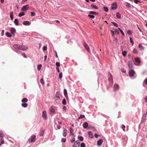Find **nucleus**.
Masks as SVG:
<instances>
[{"instance_id":"f257e3e1","label":"nucleus","mask_w":147,"mask_h":147,"mask_svg":"<svg viewBox=\"0 0 147 147\" xmlns=\"http://www.w3.org/2000/svg\"><path fill=\"white\" fill-rule=\"evenodd\" d=\"M108 80L109 82V85L110 86H111L113 85V77L111 74L110 72L108 73Z\"/></svg>"},{"instance_id":"f03ea898","label":"nucleus","mask_w":147,"mask_h":147,"mask_svg":"<svg viewBox=\"0 0 147 147\" xmlns=\"http://www.w3.org/2000/svg\"><path fill=\"white\" fill-rule=\"evenodd\" d=\"M36 136L35 135H33L31 136L30 138H29L28 140V142L30 143L31 142L33 143L35 142L36 140Z\"/></svg>"},{"instance_id":"7ed1b4c3","label":"nucleus","mask_w":147,"mask_h":147,"mask_svg":"<svg viewBox=\"0 0 147 147\" xmlns=\"http://www.w3.org/2000/svg\"><path fill=\"white\" fill-rule=\"evenodd\" d=\"M13 47L14 48V50L15 51H17L18 50H20V45L17 44H14L13 45Z\"/></svg>"},{"instance_id":"20e7f679","label":"nucleus","mask_w":147,"mask_h":147,"mask_svg":"<svg viewBox=\"0 0 147 147\" xmlns=\"http://www.w3.org/2000/svg\"><path fill=\"white\" fill-rule=\"evenodd\" d=\"M128 74L130 78H133L132 77L134 76L135 72L133 69H131L129 70Z\"/></svg>"},{"instance_id":"39448f33","label":"nucleus","mask_w":147,"mask_h":147,"mask_svg":"<svg viewBox=\"0 0 147 147\" xmlns=\"http://www.w3.org/2000/svg\"><path fill=\"white\" fill-rule=\"evenodd\" d=\"M80 142L78 140H77L75 142L73 145V147H80Z\"/></svg>"},{"instance_id":"423d86ee","label":"nucleus","mask_w":147,"mask_h":147,"mask_svg":"<svg viewBox=\"0 0 147 147\" xmlns=\"http://www.w3.org/2000/svg\"><path fill=\"white\" fill-rule=\"evenodd\" d=\"M135 62L138 63L137 64H136L135 63L134 64L136 65H138L140 64L141 62L140 58L139 57H137L135 58Z\"/></svg>"},{"instance_id":"0eeeda50","label":"nucleus","mask_w":147,"mask_h":147,"mask_svg":"<svg viewBox=\"0 0 147 147\" xmlns=\"http://www.w3.org/2000/svg\"><path fill=\"white\" fill-rule=\"evenodd\" d=\"M42 116L43 118L45 120H46L47 119V112L45 111H44L42 112Z\"/></svg>"},{"instance_id":"6e6552de","label":"nucleus","mask_w":147,"mask_h":147,"mask_svg":"<svg viewBox=\"0 0 147 147\" xmlns=\"http://www.w3.org/2000/svg\"><path fill=\"white\" fill-rule=\"evenodd\" d=\"M16 29L13 27H11L10 31L12 35L14 36H15V34L16 32Z\"/></svg>"},{"instance_id":"1a4fd4ad","label":"nucleus","mask_w":147,"mask_h":147,"mask_svg":"<svg viewBox=\"0 0 147 147\" xmlns=\"http://www.w3.org/2000/svg\"><path fill=\"white\" fill-rule=\"evenodd\" d=\"M83 44L86 50L88 52H89L90 51V49L88 45L84 41L83 42Z\"/></svg>"},{"instance_id":"9d476101","label":"nucleus","mask_w":147,"mask_h":147,"mask_svg":"<svg viewBox=\"0 0 147 147\" xmlns=\"http://www.w3.org/2000/svg\"><path fill=\"white\" fill-rule=\"evenodd\" d=\"M119 85L117 84H115L114 86V91L115 92L118 91L119 90Z\"/></svg>"},{"instance_id":"9b49d317","label":"nucleus","mask_w":147,"mask_h":147,"mask_svg":"<svg viewBox=\"0 0 147 147\" xmlns=\"http://www.w3.org/2000/svg\"><path fill=\"white\" fill-rule=\"evenodd\" d=\"M57 109V107L52 106L51 107L50 111L51 113H54L56 111Z\"/></svg>"},{"instance_id":"f8f14e48","label":"nucleus","mask_w":147,"mask_h":147,"mask_svg":"<svg viewBox=\"0 0 147 147\" xmlns=\"http://www.w3.org/2000/svg\"><path fill=\"white\" fill-rule=\"evenodd\" d=\"M90 7L91 8V9L92 10L98 9V7L96 5L92 3L90 5Z\"/></svg>"},{"instance_id":"ddd939ff","label":"nucleus","mask_w":147,"mask_h":147,"mask_svg":"<svg viewBox=\"0 0 147 147\" xmlns=\"http://www.w3.org/2000/svg\"><path fill=\"white\" fill-rule=\"evenodd\" d=\"M112 5H114L115 7L111 6V8L112 10H114L116 9L117 7V3L115 2L113 3Z\"/></svg>"},{"instance_id":"4468645a","label":"nucleus","mask_w":147,"mask_h":147,"mask_svg":"<svg viewBox=\"0 0 147 147\" xmlns=\"http://www.w3.org/2000/svg\"><path fill=\"white\" fill-rule=\"evenodd\" d=\"M63 93L66 98L67 100H68V97L67 94V90L66 89H64L63 91Z\"/></svg>"},{"instance_id":"2eb2a0df","label":"nucleus","mask_w":147,"mask_h":147,"mask_svg":"<svg viewBox=\"0 0 147 147\" xmlns=\"http://www.w3.org/2000/svg\"><path fill=\"white\" fill-rule=\"evenodd\" d=\"M20 50L22 51H25L28 49L27 47L23 45H20Z\"/></svg>"},{"instance_id":"dca6fc26","label":"nucleus","mask_w":147,"mask_h":147,"mask_svg":"<svg viewBox=\"0 0 147 147\" xmlns=\"http://www.w3.org/2000/svg\"><path fill=\"white\" fill-rule=\"evenodd\" d=\"M128 66L130 69H133V66L132 65V61H130L128 62Z\"/></svg>"},{"instance_id":"f3484780","label":"nucleus","mask_w":147,"mask_h":147,"mask_svg":"<svg viewBox=\"0 0 147 147\" xmlns=\"http://www.w3.org/2000/svg\"><path fill=\"white\" fill-rule=\"evenodd\" d=\"M30 22L28 21H24L23 22V24L25 26H29L30 24Z\"/></svg>"},{"instance_id":"a211bd4d","label":"nucleus","mask_w":147,"mask_h":147,"mask_svg":"<svg viewBox=\"0 0 147 147\" xmlns=\"http://www.w3.org/2000/svg\"><path fill=\"white\" fill-rule=\"evenodd\" d=\"M103 142V140L102 139H99L97 142V145L99 146L101 145Z\"/></svg>"},{"instance_id":"6ab92c4d","label":"nucleus","mask_w":147,"mask_h":147,"mask_svg":"<svg viewBox=\"0 0 147 147\" xmlns=\"http://www.w3.org/2000/svg\"><path fill=\"white\" fill-rule=\"evenodd\" d=\"M88 134L89 136V137L90 138H93L94 136L91 131H88Z\"/></svg>"},{"instance_id":"aec40b11","label":"nucleus","mask_w":147,"mask_h":147,"mask_svg":"<svg viewBox=\"0 0 147 147\" xmlns=\"http://www.w3.org/2000/svg\"><path fill=\"white\" fill-rule=\"evenodd\" d=\"M71 139L70 140V142L71 143L74 142L75 141V136L74 134H72V135Z\"/></svg>"},{"instance_id":"412c9836","label":"nucleus","mask_w":147,"mask_h":147,"mask_svg":"<svg viewBox=\"0 0 147 147\" xmlns=\"http://www.w3.org/2000/svg\"><path fill=\"white\" fill-rule=\"evenodd\" d=\"M89 14H92V15H95L96 16H98V13L92 11H89Z\"/></svg>"},{"instance_id":"4be33fe9","label":"nucleus","mask_w":147,"mask_h":147,"mask_svg":"<svg viewBox=\"0 0 147 147\" xmlns=\"http://www.w3.org/2000/svg\"><path fill=\"white\" fill-rule=\"evenodd\" d=\"M88 125V123L87 122H84L83 124V127L85 129L87 128Z\"/></svg>"},{"instance_id":"5701e85b","label":"nucleus","mask_w":147,"mask_h":147,"mask_svg":"<svg viewBox=\"0 0 147 147\" xmlns=\"http://www.w3.org/2000/svg\"><path fill=\"white\" fill-rule=\"evenodd\" d=\"M146 116L144 114L143 115V116L142 118V119L141 120V123H142L144 122L146 118Z\"/></svg>"},{"instance_id":"b1692460","label":"nucleus","mask_w":147,"mask_h":147,"mask_svg":"<svg viewBox=\"0 0 147 147\" xmlns=\"http://www.w3.org/2000/svg\"><path fill=\"white\" fill-rule=\"evenodd\" d=\"M27 6V5H25L23 6L22 8V10L23 11H26L28 9Z\"/></svg>"},{"instance_id":"393cba45","label":"nucleus","mask_w":147,"mask_h":147,"mask_svg":"<svg viewBox=\"0 0 147 147\" xmlns=\"http://www.w3.org/2000/svg\"><path fill=\"white\" fill-rule=\"evenodd\" d=\"M44 130L42 128H41L40 129V136H44Z\"/></svg>"},{"instance_id":"a878e982","label":"nucleus","mask_w":147,"mask_h":147,"mask_svg":"<svg viewBox=\"0 0 147 147\" xmlns=\"http://www.w3.org/2000/svg\"><path fill=\"white\" fill-rule=\"evenodd\" d=\"M63 136L65 137L66 136V134L67 132V130L65 129H64L63 131Z\"/></svg>"},{"instance_id":"bb28decb","label":"nucleus","mask_w":147,"mask_h":147,"mask_svg":"<svg viewBox=\"0 0 147 147\" xmlns=\"http://www.w3.org/2000/svg\"><path fill=\"white\" fill-rule=\"evenodd\" d=\"M22 106L24 108H26L28 106V104L26 103H23L21 104Z\"/></svg>"},{"instance_id":"cd10ccee","label":"nucleus","mask_w":147,"mask_h":147,"mask_svg":"<svg viewBox=\"0 0 147 147\" xmlns=\"http://www.w3.org/2000/svg\"><path fill=\"white\" fill-rule=\"evenodd\" d=\"M138 48L140 49V50L142 51L144 50V48L142 46V45L141 44H139L138 45Z\"/></svg>"},{"instance_id":"c85d7f7f","label":"nucleus","mask_w":147,"mask_h":147,"mask_svg":"<svg viewBox=\"0 0 147 147\" xmlns=\"http://www.w3.org/2000/svg\"><path fill=\"white\" fill-rule=\"evenodd\" d=\"M116 16L117 18L120 19L121 18V15L119 12H117L116 14Z\"/></svg>"},{"instance_id":"c756f323","label":"nucleus","mask_w":147,"mask_h":147,"mask_svg":"<svg viewBox=\"0 0 147 147\" xmlns=\"http://www.w3.org/2000/svg\"><path fill=\"white\" fill-rule=\"evenodd\" d=\"M14 24L17 26L19 25V22L18 20V19H15L14 21Z\"/></svg>"},{"instance_id":"7c9ffc66","label":"nucleus","mask_w":147,"mask_h":147,"mask_svg":"<svg viewBox=\"0 0 147 147\" xmlns=\"http://www.w3.org/2000/svg\"><path fill=\"white\" fill-rule=\"evenodd\" d=\"M28 101V100L26 98H24L22 100V102L23 103H26Z\"/></svg>"},{"instance_id":"2f4dec72","label":"nucleus","mask_w":147,"mask_h":147,"mask_svg":"<svg viewBox=\"0 0 147 147\" xmlns=\"http://www.w3.org/2000/svg\"><path fill=\"white\" fill-rule=\"evenodd\" d=\"M5 34L7 36L8 38H11V34L8 32H6Z\"/></svg>"},{"instance_id":"473e14b6","label":"nucleus","mask_w":147,"mask_h":147,"mask_svg":"<svg viewBox=\"0 0 147 147\" xmlns=\"http://www.w3.org/2000/svg\"><path fill=\"white\" fill-rule=\"evenodd\" d=\"M10 19L11 20H12L13 18V12H11L10 13Z\"/></svg>"},{"instance_id":"72a5a7b5","label":"nucleus","mask_w":147,"mask_h":147,"mask_svg":"<svg viewBox=\"0 0 147 147\" xmlns=\"http://www.w3.org/2000/svg\"><path fill=\"white\" fill-rule=\"evenodd\" d=\"M4 136V134L3 132L1 130H0V137L3 138Z\"/></svg>"},{"instance_id":"f704fd0d","label":"nucleus","mask_w":147,"mask_h":147,"mask_svg":"<svg viewBox=\"0 0 147 147\" xmlns=\"http://www.w3.org/2000/svg\"><path fill=\"white\" fill-rule=\"evenodd\" d=\"M78 138L82 142L84 138L83 137L81 136H79L78 137Z\"/></svg>"},{"instance_id":"c9c22d12","label":"nucleus","mask_w":147,"mask_h":147,"mask_svg":"<svg viewBox=\"0 0 147 147\" xmlns=\"http://www.w3.org/2000/svg\"><path fill=\"white\" fill-rule=\"evenodd\" d=\"M25 15V13L23 12H22L19 14L18 16L19 17H21L22 16H24Z\"/></svg>"},{"instance_id":"e433bc0d","label":"nucleus","mask_w":147,"mask_h":147,"mask_svg":"<svg viewBox=\"0 0 147 147\" xmlns=\"http://www.w3.org/2000/svg\"><path fill=\"white\" fill-rule=\"evenodd\" d=\"M42 67V65L41 64H38L37 66V69L38 71H39Z\"/></svg>"},{"instance_id":"4c0bfd02","label":"nucleus","mask_w":147,"mask_h":147,"mask_svg":"<svg viewBox=\"0 0 147 147\" xmlns=\"http://www.w3.org/2000/svg\"><path fill=\"white\" fill-rule=\"evenodd\" d=\"M111 23L113 24V25L115 27H118V24L115 22H111Z\"/></svg>"},{"instance_id":"58836bf2","label":"nucleus","mask_w":147,"mask_h":147,"mask_svg":"<svg viewBox=\"0 0 147 147\" xmlns=\"http://www.w3.org/2000/svg\"><path fill=\"white\" fill-rule=\"evenodd\" d=\"M127 33L129 35L131 36L132 35V31L130 30H128L127 31Z\"/></svg>"},{"instance_id":"ea45409f","label":"nucleus","mask_w":147,"mask_h":147,"mask_svg":"<svg viewBox=\"0 0 147 147\" xmlns=\"http://www.w3.org/2000/svg\"><path fill=\"white\" fill-rule=\"evenodd\" d=\"M62 104L63 105H65L66 104V101L65 98H64L62 101Z\"/></svg>"},{"instance_id":"a19ab883","label":"nucleus","mask_w":147,"mask_h":147,"mask_svg":"<svg viewBox=\"0 0 147 147\" xmlns=\"http://www.w3.org/2000/svg\"><path fill=\"white\" fill-rule=\"evenodd\" d=\"M103 9L105 12H108L109 11V9L107 7H104Z\"/></svg>"},{"instance_id":"79ce46f5","label":"nucleus","mask_w":147,"mask_h":147,"mask_svg":"<svg viewBox=\"0 0 147 147\" xmlns=\"http://www.w3.org/2000/svg\"><path fill=\"white\" fill-rule=\"evenodd\" d=\"M129 38L130 42L131 43L132 45L133 46L134 45V42L132 40V38L131 37H129Z\"/></svg>"},{"instance_id":"37998d69","label":"nucleus","mask_w":147,"mask_h":147,"mask_svg":"<svg viewBox=\"0 0 147 147\" xmlns=\"http://www.w3.org/2000/svg\"><path fill=\"white\" fill-rule=\"evenodd\" d=\"M127 54V52L126 51H123L122 52V55L124 57H125Z\"/></svg>"},{"instance_id":"c03bdc74","label":"nucleus","mask_w":147,"mask_h":147,"mask_svg":"<svg viewBox=\"0 0 147 147\" xmlns=\"http://www.w3.org/2000/svg\"><path fill=\"white\" fill-rule=\"evenodd\" d=\"M85 117V115H80V116L78 118V119H81Z\"/></svg>"},{"instance_id":"a18cd8bd","label":"nucleus","mask_w":147,"mask_h":147,"mask_svg":"<svg viewBox=\"0 0 147 147\" xmlns=\"http://www.w3.org/2000/svg\"><path fill=\"white\" fill-rule=\"evenodd\" d=\"M126 6L128 8H129L131 7V4L127 2L126 3Z\"/></svg>"},{"instance_id":"49530a36","label":"nucleus","mask_w":147,"mask_h":147,"mask_svg":"<svg viewBox=\"0 0 147 147\" xmlns=\"http://www.w3.org/2000/svg\"><path fill=\"white\" fill-rule=\"evenodd\" d=\"M134 3L136 4H139L141 3V2L138 0H134Z\"/></svg>"},{"instance_id":"de8ad7c7","label":"nucleus","mask_w":147,"mask_h":147,"mask_svg":"<svg viewBox=\"0 0 147 147\" xmlns=\"http://www.w3.org/2000/svg\"><path fill=\"white\" fill-rule=\"evenodd\" d=\"M88 16L90 18L92 19H94L95 18V16L93 15H91V14H88Z\"/></svg>"},{"instance_id":"09e8293b","label":"nucleus","mask_w":147,"mask_h":147,"mask_svg":"<svg viewBox=\"0 0 147 147\" xmlns=\"http://www.w3.org/2000/svg\"><path fill=\"white\" fill-rule=\"evenodd\" d=\"M145 83L146 85H147V78H146L144 81L143 82V86L144 87H145V86L144 85V83Z\"/></svg>"},{"instance_id":"8fccbe9b","label":"nucleus","mask_w":147,"mask_h":147,"mask_svg":"<svg viewBox=\"0 0 147 147\" xmlns=\"http://www.w3.org/2000/svg\"><path fill=\"white\" fill-rule=\"evenodd\" d=\"M47 47L46 46H44L43 47L42 50L43 51H45L47 50Z\"/></svg>"},{"instance_id":"3c124183","label":"nucleus","mask_w":147,"mask_h":147,"mask_svg":"<svg viewBox=\"0 0 147 147\" xmlns=\"http://www.w3.org/2000/svg\"><path fill=\"white\" fill-rule=\"evenodd\" d=\"M40 82L43 85H44L45 84L44 79L43 78H42L40 79Z\"/></svg>"},{"instance_id":"603ef678","label":"nucleus","mask_w":147,"mask_h":147,"mask_svg":"<svg viewBox=\"0 0 147 147\" xmlns=\"http://www.w3.org/2000/svg\"><path fill=\"white\" fill-rule=\"evenodd\" d=\"M138 51L135 49H134L133 51V53L135 54H137L138 53Z\"/></svg>"},{"instance_id":"864d4df0","label":"nucleus","mask_w":147,"mask_h":147,"mask_svg":"<svg viewBox=\"0 0 147 147\" xmlns=\"http://www.w3.org/2000/svg\"><path fill=\"white\" fill-rule=\"evenodd\" d=\"M69 131H70V135H72V134H73V133H72V132H73V129H72L71 127H69Z\"/></svg>"},{"instance_id":"5fc2aeb1","label":"nucleus","mask_w":147,"mask_h":147,"mask_svg":"<svg viewBox=\"0 0 147 147\" xmlns=\"http://www.w3.org/2000/svg\"><path fill=\"white\" fill-rule=\"evenodd\" d=\"M55 65L57 67H59L60 65V63L58 62H57L56 63Z\"/></svg>"},{"instance_id":"6e6d98bb","label":"nucleus","mask_w":147,"mask_h":147,"mask_svg":"<svg viewBox=\"0 0 147 147\" xmlns=\"http://www.w3.org/2000/svg\"><path fill=\"white\" fill-rule=\"evenodd\" d=\"M66 140V139L65 138H61V142H62L64 143V142H65Z\"/></svg>"},{"instance_id":"4d7b16f0","label":"nucleus","mask_w":147,"mask_h":147,"mask_svg":"<svg viewBox=\"0 0 147 147\" xmlns=\"http://www.w3.org/2000/svg\"><path fill=\"white\" fill-rule=\"evenodd\" d=\"M62 77V72L60 73L59 74V78L60 79H61Z\"/></svg>"},{"instance_id":"13d9d810","label":"nucleus","mask_w":147,"mask_h":147,"mask_svg":"<svg viewBox=\"0 0 147 147\" xmlns=\"http://www.w3.org/2000/svg\"><path fill=\"white\" fill-rule=\"evenodd\" d=\"M30 13L32 16H35L36 15V13L34 12H31Z\"/></svg>"},{"instance_id":"bf43d9fd","label":"nucleus","mask_w":147,"mask_h":147,"mask_svg":"<svg viewBox=\"0 0 147 147\" xmlns=\"http://www.w3.org/2000/svg\"><path fill=\"white\" fill-rule=\"evenodd\" d=\"M22 55L25 58H27V56L26 54L25 53H21Z\"/></svg>"},{"instance_id":"052dcab7","label":"nucleus","mask_w":147,"mask_h":147,"mask_svg":"<svg viewBox=\"0 0 147 147\" xmlns=\"http://www.w3.org/2000/svg\"><path fill=\"white\" fill-rule=\"evenodd\" d=\"M85 144L84 143H82L80 144V147H85Z\"/></svg>"},{"instance_id":"680f3d73","label":"nucleus","mask_w":147,"mask_h":147,"mask_svg":"<svg viewBox=\"0 0 147 147\" xmlns=\"http://www.w3.org/2000/svg\"><path fill=\"white\" fill-rule=\"evenodd\" d=\"M67 44H70V45H71L72 44V42H71V41H69V40H68L67 41Z\"/></svg>"},{"instance_id":"e2e57ef3","label":"nucleus","mask_w":147,"mask_h":147,"mask_svg":"<svg viewBox=\"0 0 147 147\" xmlns=\"http://www.w3.org/2000/svg\"><path fill=\"white\" fill-rule=\"evenodd\" d=\"M120 32L121 33L122 35L123 36H125V34L124 33L123 30H122Z\"/></svg>"},{"instance_id":"0e129e2a","label":"nucleus","mask_w":147,"mask_h":147,"mask_svg":"<svg viewBox=\"0 0 147 147\" xmlns=\"http://www.w3.org/2000/svg\"><path fill=\"white\" fill-rule=\"evenodd\" d=\"M93 131H96V129L94 127V126L91 127Z\"/></svg>"},{"instance_id":"69168bd1","label":"nucleus","mask_w":147,"mask_h":147,"mask_svg":"<svg viewBox=\"0 0 147 147\" xmlns=\"http://www.w3.org/2000/svg\"><path fill=\"white\" fill-rule=\"evenodd\" d=\"M121 71L122 72H123L124 73H125L126 72L125 69L123 68H122L121 69Z\"/></svg>"},{"instance_id":"338daca9","label":"nucleus","mask_w":147,"mask_h":147,"mask_svg":"<svg viewBox=\"0 0 147 147\" xmlns=\"http://www.w3.org/2000/svg\"><path fill=\"white\" fill-rule=\"evenodd\" d=\"M95 137L96 138H97L98 137V135L96 134H95L94 135Z\"/></svg>"},{"instance_id":"774afa93","label":"nucleus","mask_w":147,"mask_h":147,"mask_svg":"<svg viewBox=\"0 0 147 147\" xmlns=\"http://www.w3.org/2000/svg\"><path fill=\"white\" fill-rule=\"evenodd\" d=\"M66 109L67 108L65 106H64L63 108V111H66Z\"/></svg>"}]
</instances>
